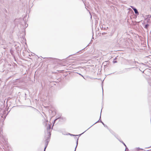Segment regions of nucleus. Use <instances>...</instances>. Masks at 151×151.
I'll list each match as a JSON object with an SVG mask.
<instances>
[{"label":"nucleus","instance_id":"f257e3e1","mask_svg":"<svg viewBox=\"0 0 151 151\" xmlns=\"http://www.w3.org/2000/svg\"><path fill=\"white\" fill-rule=\"evenodd\" d=\"M131 7L133 9V10L134 11V12L135 14H137L138 13V12L137 10V9L134 8L133 6H131Z\"/></svg>","mask_w":151,"mask_h":151},{"label":"nucleus","instance_id":"f03ea898","mask_svg":"<svg viewBox=\"0 0 151 151\" xmlns=\"http://www.w3.org/2000/svg\"><path fill=\"white\" fill-rule=\"evenodd\" d=\"M148 26H149L148 24H146L145 26V28L146 29H147V28L148 27Z\"/></svg>","mask_w":151,"mask_h":151},{"label":"nucleus","instance_id":"7ed1b4c3","mask_svg":"<svg viewBox=\"0 0 151 151\" xmlns=\"http://www.w3.org/2000/svg\"><path fill=\"white\" fill-rule=\"evenodd\" d=\"M46 147H45V149H46Z\"/></svg>","mask_w":151,"mask_h":151}]
</instances>
